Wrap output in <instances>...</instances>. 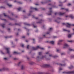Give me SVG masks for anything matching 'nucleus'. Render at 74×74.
Returning a JSON list of instances; mask_svg holds the SVG:
<instances>
[{"instance_id": "nucleus-1", "label": "nucleus", "mask_w": 74, "mask_h": 74, "mask_svg": "<svg viewBox=\"0 0 74 74\" xmlns=\"http://www.w3.org/2000/svg\"><path fill=\"white\" fill-rule=\"evenodd\" d=\"M39 48H40V49H44V48H41L39 46H37L36 48L33 47L32 49L33 50H37V49H39Z\"/></svg>"}, {"instance_id": "nucleus-2", "label": "nucleus", "mask_w": 74, "mask_h": 74, "mask_svg": "<svg viewBox=\"0 0 74 74\" xmlns=\"http://www.w3.org/2000/svg\"><path fill=\"white\" fill-rule=\"evenodd\" d=\"M63 73H64L65 74H74V71L64 72H63Z\"/></svg>"}, {"instance_id": "nucleus-3", "label": "nucleus", "mask_w": 74, "mask_h": 74, "mask_svg": "<svg viewBox=\"0 0 74 74\" xmlns=\"http://www.w3.org/2000/svg\"><path fill=\"white\" fill-rule=\"evenodd\" d=\"M72 26H74V24H71L69 23H67L66 24V26L68 27H70Z\"/></svg>"}, {"instance_id": "nucleus-4", "label": "nucleus", "mask_w": 74, "mask_h": 74, "mask_svg": "<svg viewBox=\"0 0 74 74\" xmlns=\"http://www.w3.org/2000/svg\"><path fill=\"white\" fill-rule=\"evenodd\" d=\"M63 40H58V45H60V42H63Z\"/></svg>"}, {"instance_id": "nucleus-5", "label": "nucleus", "mask_w": 74, "mask_h": 74, "mask_svg": "<svg viewBox=\"0 0 74 74\" xmlns=\"http://www.w3.org/2000/svg\"><path fill=\"white\" fill-rule=\"evenodd\" d=\"M44 58H45V57L41 56V57H40L39 56H38L37 59H44Z\"/></svg>"}, {"instance_id": "nucleus-6", "label": "nucleus", "mask_w": 74, "mask_h": 74, "mask_svg": "<svg viewBox=\"0 0 74 74\" xmlns=\"http://www.w3.org/2000/svg\"><path fill=\"white\" fill-rule=\"evenodd\" d=\"M7 69V68L5 67L3 68L2 69H0V71H2L4 70H5Z\"/></svg>"}, {"instance_id": "nucleus-7", "label": "nucleus", "mask_w": 74, "mask_h": 74, "mask_svg": "<svg viewBox=\"0 0 74 74\" xmlns=\"http://www.w3.org/2000/svg\"><path fill=\"white\" fill-rule=\"evenodd\" d=\"M6 49L8 53H10V49L9 48H6Z\"/></svg>"}, {"instance_id": "nucleus-8", "label": "nucleus", "mask_w": 74, "mask_h": 74, "mask_svg": "<svg viewBox=\"0 0 74 74\" xmlns=\"http://www.w3.org/2000/svg\"><path fill=\"white\" fill-rule=\"evenodd\" d=\"M69 46V45H68L66 43H65L64 44V48H66V47H67Z\"/></svg>"}, {"instance_id": "nucleus-9", "label": "nucleus", "mask_w": 74, "mask_h": 74, "mask_svg": "<svg viewBox=\"0 0 74 74\" xmlns=\"http://www.w3.org/2000/svg\"><path fill=\"white\" fill-rule=\"evenodd\" d=\"M59 14L60 15H63L65 14V13H62L61 12H60Z\"/></svg>"}, {"instance_id": "nucleus-10", "label": "nucleus", "mask_w": 74, "mask_h": 74, "mask_svg": "<svg viewBox=\"0 0 74 74\" xmlns=\"http://www.w3.org/2000/svg\"><path fill=\"white\" fill-rule=\"evenodd\" d=\"M31 9L32 10H35V11H37V9L36 8H31Z\"/></svg>"}, {"instance_id": "nucleus-11", "label": "nucleus", "mask_w": 74, "mask_h": 74, "mask_svg": "<svg viewBox=\"0 0 74 74\" xmlns=\"http://www.w3.org/2000/svg\"><path fill=\"white\" fill-rule=\"evenodd\" d=\"M63 31H64V32H70V31L69 30H67L65 29H63Z\"/></svg>"}, {"instance_id": "nucleus-12", "label": "nucleus", "mask_w": 74, "mask_h": 74, "mask_svg": "<svg viewBox=\"0 0 74 74\" xmlns=\"http://www.w3.org/2000/svg\"><path fill=\"white\" fill-rule=\"evenodd\" d=\"M52 30V28H50L49 29V32H51Z\"/></svg>"}, {"instance_id": "nucleus-13", "label": "nucleus", "mask_w": 74, "mask_h": 74, "mask_svg": "<svg viewBox=\"0 0 74 74\" xmlns=\"http://www.w3.org/2000/svg\"><path fill=\"white\" fill-rule=\"evenodd\" d=\"M61 9H62V10H65L67 12L69 11V9H65L64 8H62Z\"/></svg>"}, {"instance_id": "nucleus-14", "label": "nucleus", "mask_w": 74, "mask_h": 74, "mask_svg": "<svg viewBox=\"0 0 74 74\" xmlns=\"http://www.w3.org/2000/svg\"><path fill=\"white\" fill-rule=\"evenodd\" d=\"M69 16L71 18H73V14H70L69 15Z\"/></svg>"}, {"instance_id": "nucleus-15", "label": "nucleus", "mask_w": 74, "mask_h": 74, "mask_svg": "<svg viewBox=\"0 0 74 74\" xmlns=\"http://www.w3.org/2000/svg\"><path fill=\"white\" fill-rule=\"evenodd\" d=\"M45 67H49V65L48 64H45L44 65Z\"/></svg>"}, {"instance_id": "nucleus-16", "label": "nucleus", "mask_w": 74, "mask_h": 74, "mask_svg": "<svg viewBox=\"0 0 74 74\" xmlns=\"http://www.w3.org/2000/svg\"><path fill=\"white\" fill-rule=\"evenodd\" d=\"M50 43H51V44H53L55 43V41H51L50 42Z\"/></svg>"}, {"instance_id": "nucleus-17", "label": "nucleus", "mask_w": 74, "mask_h": 74, "mask_svg": "<svg viewBox=\"0 0 74 74\" xmlns=\"http://www.w3.org/2000/svg\"><path fill=\"white\" fill-rule=\"evenodd\" d=\"M7 5L10 7H11L12 6V5H11L9 4V3H7Z\"/></svg>"}, {"instance_id": "nucleus-18", "label": "nucleus", "mask_w": 74, "mask_h": 74, "mask_svg": "<svg viewBox=\"0 0 74 74\" xmlns=\"http://www.w3.org/2000/svg\"><path fill=\"white\" fill-rule=\"evenodd\" d=\"M18 52L16 51H14L13 53V54H14V55H16V54H18Z\"/></svg>"}, {"instance_id": "nucleus-19", "label": "nucleus", "mask_w": 74, "mask_h": 74, "mask_svg": "<svg viewBox=\"0 0 74 74\" xmlns=\"http://www.w3.org/2000/svg\"><path fill=\"white\" fill-rule=\"evenodd\" d=\"M71 37V34H69L68 35V37H69V38H70V37Z\"/></svg>"}, {"instance_id": "nucleus-20", "label": "nucleus", "mask_w": 74, "mask_h": 74, "mask_svg": "<svg viewBox=\"0 0 74 74\" xmlns=\"http://www.w3.org/2000/svg\"><path fill=\"white\" fill-rule=\"evenodd\" d=\"M21 46L22 47H24V44H21Z\"/></svg>"}, {"instance_id": "nucleus-21", "label": "nucleus", "mask_w": 74, "mask_h": 74, "mask_svg": "<svg viewBox=\"0 0 74 74\" xmlns=\"http://www.w3.org/2000/svg\"><path fill=\"white\" fill-rule=\"evenodd\" d=\"M61 55H65V53H61Z\"/></svg>"}, {"instance_id": "nucleus-22", "label": "nucleus", "mask_w": 74, "mask_h": 74, "mask_svg": "<svg viewBox=\"0 0 74 74\" xmlns=\"http://www.w3.org/2000/svg\"><path fill=\"white\" fill-rule=\"evenodd\" d=\"M0 52H1V54H3V55H4V53L3 52V51H1Z\"/></svg>"}, {"instance_id": "nucleus-23", "label": "nucleus", "mask_w": 74, "mask_h": 74, "mask_svg": "<svg viewBox=\"0 0 74 74\" xmlns=\"http://www.w3.org/2000/svg\"><path fill=\"white\" fill-rule=\"evenodd\" d=\"M4 26H5V24H2V26L3 27H4Z\"/></svg>"}, {"instance_id": "nucleus-24", "label": "nucleus", "mask_w": 74, "mask_h": 74, "mask_svg": "<svg viewBox=\"0 0 74 74\" xmlns=\"http://www.w3.org/2000/svg\"><path fill=\"white\" fill-rule=\"evenodd\" d=\"M40 74H49L48 73H40Z\"/></svg>"}, {"instance_id": "nucleus-25", "label": "nucleus", "mask_w": 74, "mask_h": 74, "mask_svg": "<svg viewBox=\"0 0 74 74\" xmlns=\"http://www.w3.org/2000/svg\"><path fill=\"white\" fill-rule=\"evenodd\" d=\"M73 66H71L69 67V69H71L72 68H73Z\"/></svg>"}, {"instance_id": "nucleus-26", "label": "nucleus", "mask_w": 74, "mask_h": 74, "mask_svg": "<svg viewBox=\"0 0 74 74\" xmlns=\"http://www.w3.org/2000/svg\"><path fill=\"white\" fill-rule=\"evenodd\" d=\"M41 54H42V53L41 52H39V55H41Z\"/></svg>"}, {"instance_id": "nucleus-27", "label": "nucleus", "mask_w": 74, "mask_h": 74, "mask_svg": "<svg viewBox=\"0 0 74 74\" xmlns=\"http://www.w3.org/2000/svg\"><path fill=\"white\" fill-rule=\"evenodd\" d=\"M21 10V8H18V11H20V10Z\"/></svg>"}, {"instance_id": "nucleus-28", "label": "nucleus", "mask_w": 74, "mask_h": 74, "mask_svg": "<svg viewBox=\"0 0 74 74\" xmlns=\"http://www.w3.org/2000/svg\"><path fill=\"white\" fill-rule=\"evenodd\" d=\"M33 63H34V62H31L30 63V64H33Z\"/></svg>"}, {"instance_id": "nucleus-29", "label": "nucleus", "mask_w": 74, "mask_h": 74, "mask_svg": "<svg viewBox=\"0 0 74 74\" xmlns=\"http://www.w3.org/2000/svg\"><path fill=\"white\" fill-rule=\"evenodd\" d=\"M69 51H73V49H69Z\"/></svg>"}, {"instance_id": "nucleus-30", "label": "nucleus", "mask_w": 74, "mask_h": 74, "mask_svg": "<svg viewBox=\"0 0 74 74\" xmlns=\"http://www.w3.org/2000/svg\"><path fill=\"white\" fill-rule=\"evenodd\" d=\"M62 69H62L61 68H60L59 69V71H61V70H62Z\"/></svg>"}, {"instance_id": "nucleus-31", "label": "nucleus", "mask_w": 74, "mask_h": 74, "mask_svg": "<svg viewBox=\"0 0 74 74\" xmlns=\"http://www.w3.org/2000/svg\"><path fill=\"white\" fill-rule=\"evenodd\" d=\"M49 56H52V57H53V58H55V57H53V56H52V55L51 54L50 55H49Z\"/></svg>"}, {"instance_id": "nucleus-32", "label": "nucleus", "mask_w": 74, "mask_h": 74, "mask_svg": "<svg viewBox=\"0 0 74 74\" xmlns=\"http://www.w3.org/2000/svg\"><path fill=\"white\" fill-rule=\"evenodd\" d=\"M3 15H4L5 16H7L6 15H5V13H3Z\"/></svg>"}, {"instance_id": "nucleus-33", "label": "nucleus", "mask_w": 74, "mask_h": 74, "mask_svg": "<svg viewBox=\"0 0 74 74\" xmlns=\"http://www.w3.org/2000/svg\"><path fill=\"white\" fill-rule=\"evenodd\" d=\"M29 47H30V46H29V45H27V49H29Z\"/></svg>"}, {"instance_id": "nucleus-34", "label": "nucleus", "mask_w": 74, "mask_h": 74, "mask_svg": "<svg viewBox=\"0 0 74 74\" xmlns=\"http://www.w3.org/2000/svg\"><path fill=\"white\" fill-rule=\"evenodd\" d=\"M71 5V4L70 3H68V4H67V5Z\"/></svg>"}, {"instance_id": "nucleus-35", "label": "nucleus", "mask_w": 74, "mask_h": 74, "mask_svg": "<svg viewBox=\"0 0 74 74\" xmlns=\"http://www.w3.org/2000/svg\"><path fill=\"white\" fill-rule=\"evenodd\" d=\"M23 69V66H21V69Z\"/></svg>"}, {"instance_id": "nucleus-36", "label": "nucleus", "mask_w": 74, "mask_h": 74, "mask_svg": "<svg viewBox=\"0 0 74 74\" xmlns=\"http://www.w3.org/2000/svg\"><path fill=\"white\" fill-rule=\"evenodd\" d=\"M59 49H57V52H59Z\"/></svg>"}, {"instance_id": "nucleus-37", "label": "nucleus", "mask_w": 74, "mask_h": 74, "mask_svg": "<svg viewBox=\"0 0 74 74\" xmlns=\"http://www.w3.org/2000/svg\"><path fill=\"white\" fill-rule=\"evenodd\" d=\"M4 59L5 60H7V58H4Z\"/></svg>"}, {"instance_id": "nucleus-38", "label": "nucleus", "mask_w": 74, "mask_h": 74, "mask_svg": "<svg viewBox=\"0 0 74 74\" xmlns=\"http://www.w3.org/2000/svg\"><path fill=\"white\" fill-rule=\"evenodd\" d=\"M20 63H21V62H19V63H18V66H19V65L20 64Z\"/></svg>"}, {"instance_id": "nucleus-39", "label": "nucleus", "mask_w": 74, "mask_h": 74, "mask_svg": "<svg viewBox=\"0 0 74 74\" xmlns=\"http://www.w3.org/2000/svg\"><path fill=\"white\" fill-rule=\"evenodd\" d=\"M49 32H47V33H46V34H49Z\"/></svg>"}, {"instance_id": "nucleus-40", "label": "nucleus", "mask_w": 74, "mask_h": 74, "mask_svg": "<svg viewBox=\"0 0 74 74\" xmlns=\"http://www.w3.org/2000/svg\"><path fill=\"white\" fill-rule=\"evenodd\" d=\"M68 42H73V41L70 40V41H68Z\"/></svg>"}, {"instance_id": "nucleus-41", "label": "nucleus", "mask_w": 74, "mask_h": 74, "mask_svg": "<svg viewBox=\"0 0 74 74\" xmlns=\"http://www.w3.org/2000/svg\"><path fill=\"white\" fill-rule=\"evenodd\" d=\"M60 66H63V65H63V64H60Z\"/></svg>"}, {"instance_id": "nucleus-42", "label": "nucleus", "mask_w": 74, "mask_h": 74, "mask_svg": "<svg viewBox=\"0 0 74 74\" xmlns=\"http://www.w3.org/2000/svg\"><path fill=\"white\" fill-rule=\"evenodd\" d=\"M25 36H24L22 37V38H25Z\"/></svg>"}, {"instance_id": "nucleus-43", "label": "nucleus", "mask_w": 74, "mask_h": 74, "mask_svg": "<svg viewBox=\"0 0 74 74\" xmlns=\"http://www.w3.org/2000/svg\"><path fill=\"white\" fill-rule=\"evenodd\" d=\"M43 37H45V35H43Z\"/></svg>"}, {"instance_id": "nucleus-44", "label": "nucleus", "mask_w": 74, "mask_h": 74, "mask_svg": "<svg viewBox=\"0 0 74 74\" xmlns=\"http://www.w3.org/2000/svg\"><path fill=\"white\" fill-rule=\"evenodd\" d=\"M34 27L35 28H36V26H35L34 25Z\"/></svg>"}, {"instance_id": "nucleus-45", "label": "nucleus", "mask_w": 74, "mask_h": 74, "mask_svg": "<svg viewBox=\"0 0 74 74\" xmlns=\"http://www.w3.org/2000/svg\"><path fill=\"white\" fill-rule=\"evenodd\" d=\"M53 38H56V37L55 36H53Z\"/></svg>"}, {"instance_id": "nucleus-46", "label": "nucleus", "mask_w": 74, "mask_h": 74, "mask_svg": "<svg viewBox=\"0 0 74 74\" xmlns=\"http://www.w3.org/2000/svg\"><path fill=\"white\" fill-rule=\"evenodd\" d=\"M48 53H49V52H47V53H46V54H48Z\"/></svg>"}, {"instance_id": "nucleus-47", "label": "nucleus", "mask_w": 74, "mask_h": 74, "mask_svg": "<svg viewBox=\"0 0 74 74\" xmlns=\"http://www.w3.org/2000/svg\"><path fill=\"white\" fill-rule=\"evenodd\" d=\"M73 31H74L73 34H74V29H73Z\"/></svg>"}, {"instance_id": "nucleus-48", "label": "nucleus", "mask_w": 74, "mask_h": 74, "mask_svg": "<svg viewBox=\"0 0 74 74\" xmlns=\"http://www.w3.org/2000/svg\"><path fill=\"white\" fill-rule=\"evenodd\" d=\"M25 12V11L23 10V12Z\"/></svg>"}, {"instance_id": "nucleus-49", "label": "nucleus", "mask_w": 74, "mask_h": 74, "mask_svg": "<svg viewBox=\"0 0 74 74\" xmlns=\"http://www.w3.org/2000/svg\"><path fill=\"white\" fill-rule=\"evenodd\" d=\"M0 8H3V7H0Z\"/></svg>"}, {"instance_id": "nucleus-50", "label": "nucleus", "mask_w": 74, "mask_h": 74, "mask_svg": "<svg viewBox=\"0 0 74 74\" xmlns=\"http://www.w3.org/2000/svg\"><path fill=\"white\" fill-rule=\"evenodd\" d=\"M57 14V13H55V15H56Z\"/></svg>"}, {"instance_id": "nucleus-51", "label": "nucleus", "mask_w": 74, "mask_h": 74, "mask_svg": "<svg viewBox=\"0 0 74 74\" xmlns=\"http://www.w3.org/2000/svg\"><path fill=\"white\" fill-rule=\"evenodd\" d=\"M68 16H66V17H68Z\"/></svg>"}, {"instance_id": "nucleus-52", "label": "nucleus", "mask_w": 74, "mask_h": 74, "mask_svg": "<svg viewBox=\"0 0 74 74\" xmlns=\"http://www.w3.org/2000/svg\"><path fill=\"white\" fill-rule=\"evenodd\" d=\"M36 19H38V18H36Z\"/></svg>"}, {"instance_id": "nucleus-53", "label": "nucleus", "mask_w": 74, "mask_h": 74, "mask_svg": "<svg viewBox=\"0 0 74 74\" xmlns=\"http://www.w3.org/2000/svg\"><path fill=\"white\" fill-rule=\"evenodd\" d=\"M36 5H38V4H35Z\"/></svg>"}, {"instance_id": "nucleus-54", "label": "nucleus", "mask_w": 74, "mask_h": 74, "mask_svg": "<svg viewBox=\"0 0 74 74\" xmlns=\"http://www.w3.org/2000/svg\"><path fill=\"white\" fill-rule=\"evenodd\" d=\"M65 24L64 23H63V25H64Z\"/></svg>"}, {"instance_id": "nucleus-55", "label": "nucleus", "mask_w": 74, "mask_h": 74, "mask_svg": "<svg viewBox=\"0 0 74 74\" xmlns=\"http://www.w3.org/2000/svg\"><path fill=\"white\" fill-rule=\"evenodd\" d=\"M49 10H51V8H49Z\"/></svg>"}, {"instance_id": "nucleus-56", "label": "nucleus", "mask_w": 74, "mask_h": 74, "mask_svg": "<svg viewBox=\"0 0 74 74\" xmlns=\"http://www.w3.org/2000/svg\"><path fill=\"white\" fill-rule=\"evenodd\" d=\"M33 40H34V39H33Z\"/></svg>"}, {"instance_id": "nucleus-57", "label": "nucleus", "mask_w": 74, "mask_h": 74, "mask_svg": "<svg viewBox=\"0 0 74 74\" xmlns=\"http://www.w3.org/2000/svg\"><path fill=\"white\" fill-rule=\"evenodd\" d=\"M48 1H50V0Z\"/></svg>"}, {"instance_id": "nucleus-58", "label": "nucleus", "mask_w": 74, "mask_h": 74, "mask_svg": "<svg viewBox=\"0 0 74 74\" xmlns=\"http://www.w3.org/2000/svg\"><path fill=\"white\" fill-rule=\"evenodd\" d=\"M66 1H67L66 0H65V1H64V2H66Z\"/></svg>"}, {"instance_id": "nucleus-59", "label": "nucleus", "mask_w": 74, "mask_h": 74, "mask_svg": "<svg viewBox=\"0 0 74 74\" xmlns=\"http://www.w3.org/2000/svg\"><path fill=\"white\" fill-rule=\"evenodd\" d=\"M26 42H27V41L26 40Z\"/></svg>"}, {"instance_id": "nucleus-60", "label": "nucleus", "mask_w": 74, "mask_h": 74, "mask_svg": "<svg viewBox=\"0 0 74 74\" xmlns=\"http://www.w3.org/2000/svg\"><path fill=\"white\" fill-rule=\"evenodd\" d=\"M51 12V11H50V12Z\"/></svg>"}, {"instance_id": "nucleus-61", "label": "nucleus", "mask_w": 74, "mask_h": 74, "mask_svg": "<svg viewBox=\"0 0 74 74\" xmlns=\"http://www.w3.org/2000/svg\"><path fill=\"white\" fill-rule=\"evenodd\" d=\"M27 35H29V34H27Z\"/></svg>"}, {"instance_id": "nucleus-62", "label": "nucleus", "mask_w": 74, "mask_h": 74, "mask_svg": "<svg viewBox=\"0 0 74 74\" xmlns=\"http://www.w3.org/2000/svg\"><path fill=\"white\" fill-rule=\"evenodd\" d=\"M25 1H26L27 0H25Z\"/></svg>"}, {"instance_id": "nucleus-63", "label": "nucleus", "mask_w": 74, "mask_h": 74, "mask_svg": "<svg viewBox=\"0 0 74 74\" xmlns=\"http://www.w3.org/2000/svg\"><path fill=\"white\" fill-rule=\"evenodd\" d=\"M59 6H61V5H59Z\"/></svg>"}, {"instance_id": "nucleus-64", "label": "nucleus", "mask_w": 74, "mask_h": 74, "mask_svg": "<svg viewBox=\"0 0 74 74\" xmlns=\"http://www.w3.org/2000/svg\"><path fill=\"white\" fill-rule=\"evenodd\" d=\"M22 52H23V51H22Z\"/></svg>"}]
</instances>
